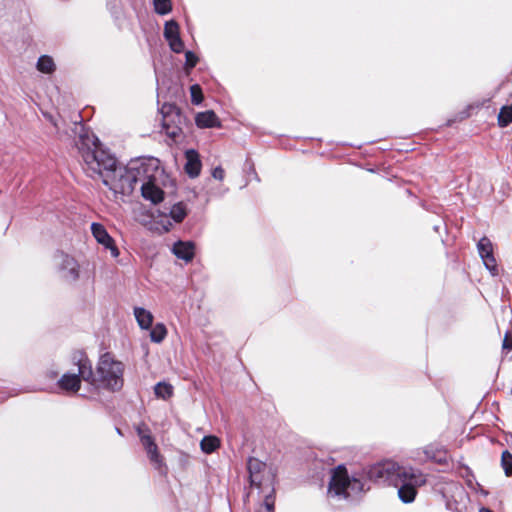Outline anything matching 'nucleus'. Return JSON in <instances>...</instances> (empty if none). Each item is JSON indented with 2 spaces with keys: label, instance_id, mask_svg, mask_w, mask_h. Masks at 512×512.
I'll return each instance as SVG.
<instances>
[{
  "label": "nucleus",
  "instance_id": "nucleus-13",
  "mask_svg": "<svg viewBox=\"0 0 512 512\" xmlns=\"http://www.w3.org/2000/svg\"><path fill=\"white\" fill-rule=\"evenodd\" d=\"M266 464L257 458L250 457L247 462V470L251 486L260 488L263 481V472Z\"/></svg>",
  "mask_w": 512,
  "mask_h": 512
},
{
  "label": "nucleus",
  "instance_id": "nucleus-18",
  "mask_svg": "<svg viewBox=\"0 0 512 512\" xmlns=\"http://www.w3.org/2000/svg\"><path fill=\"white\" fill-rule=\"evenodd\" d=\"M195 123L199 128L221 127V122L218 116L212 110L197 113L195 117Z\"/></svg>",
  "mask_w": 512,
  "mask_h": 512
},
{
  "label": "nucleus",
  "instance_id": "nucleus-5",
  "mask_svg": "<svg viewBox=\"0 0 512 512\" xmlns=\"http://www.w3.org/2000/svg\"><path fill=\"white\" fill-rule=\"evenodd\" d=\"M130 171L136 176V184L148 181H157L162 174L159 160L156 158L138 159L130 163Z\"/></svg>",
  "mask_w": 512,
  "mask_h": 512
},
{
  "label": "nucleus",
  "instance_id": "nucleus-14",
  "mask_svg": "<svg viewBox=\"0 0 512 512\" xmlns=\"http://www.w3.org/2000/svg\"><path fill=\"white\" fill-rule=\"evenodd\" d=\"M140 189L142 197L153 204L160 203L164 198V192L157 184V181L143 182Z\"/></svg>",
  "mask_w": 512,
  "mask_h": 512
},
{
  "label": "nucleus",
  "instance_id": "nucleus-22",
  "mask_svg": "<svg viewBox=\"0 0 512 512\" xmlns=\"http://www.w3.org/2000/svg\"><path fill=\"white\" fill-rule=\"evenodd\" d=\"M150 329V339L152 342L161 343L165 339L167 335V329L163 323H157Z\"/></svg>",
  "mask_w": 512,
  "mask_h": 512
},
{
  "label": "nucleus",
  "instance_id": "nucleus-11",
  "mask_svg": "<svg viewBox=\"0 0 512 512\" xmlns=\"http://www.w3.org/2000/svg\"><path fill=\"white\" fill-rule=\"evenodd\" d=\"M91 232L99 244L110 250L112 257L116 258L119 256V250L114 244L113 238L108 234L106 228L102 224L92 223Z\"/></svg>",
  "mask_w": 512,
  "mask_h": 512
},
{
  "label": "nucleus",
  "instance_id": "nucleus-31",
  "mask_svg": "<svg viewBox=\"0 0 512 512\" xmlns=\"http://www.w3.org/2000/svg\"><path fill=\"white\" fill-rule=\"evenodd\" d=\"M503 349L511 350L512 349V338L508 336V334L505 335L503 339Z\"/></svg>",
  "mask_w": 512,
  "mask_h": 512
},
{
  "label": "nucleus",
  "instance_id": "nucleus-16",
  "mask_svg": "<svg viewBox=\"0 0 512 512\" xmlns=\"http://www.w3.org/2000/svg\"><path fill=\"white\" fill-rule=\"evenodd\" d=\"M185 172L190 178H196L201 172V160L198 152L194 149H189L185 152Z\"/></svg>",
  "mask_w": 512,
  "mask_h": 512
},
{
  "label": "nucleus",
  "instance_id": "nucleus-3",
  "mask_svg": "<svg viewBox=\"0 0 512 512\" xmlns=\"http://www.w3.org/2000/svg\"><path fill=\"white\" fill-rule=\"evenodd\" d=\"M125 365L111 353L100 356L96 372L93 371L90 360L83 354L79 357V372L85 382L109 391H119L124 384Z\"/></svg>",
  "mask_w": 512,
  "mask_h": 512
},
{
  "label": "nucleus",
  "instance_id": "nucleus-19",
  "mask_svg": "<svg viewBox=\"0 0 512 512\" xmlns=\"http://www.w3.org/2000/svg\"><path fill=\"white\" fill-rule=\"evenodd\" d=\"M134 316L141 329L148 330L152 327L154 317L150 311L142 307H135Z\"/></svg>",
  "mask_w": 512,
  "mask_h": 512
},
{
  "label": "nucleus",
  "instance_id": "nucleus-15",
  "mask_svg": "<svg viewBox=\"0 0 512 512\" xmlns=\"http://www.w3.org/2000/svg\"><path fill=\"white\" fill-rule=\"evenodd\" d=\"M172 253L185 262H190L195 256V243L192 241H177L172 247Z\"/></svg>",
  "mask_w": 512,
  "mask_h": 512
},
{
  "label": "nucleus",
  "instance_id": "nucleus-34",
  "mask_svg": "<svg viewBox=\"0 0 512 512\" xmlns=\"http://www.w3.org/2000/svg\"><path fill=\"white\" fill-rule=\"evenodd\" d=\"M52 123L55 126V128L57 129V131H59V129H60L59 124L57 122H54V121H52Z\"/></svg>",
  "mask_w": 512,
  "mask_h": 512
},
{
  "label": "nucleus",
  "instance_id": "nucleus-17",
  "mask_svg": "<svg viewBox=\"0 0 512 512\" xmlns=\"http://www.w3.org/2000/svg\"><path fill=\"white\" fill-rule=\"evenodd\" d=\"M77 365L79 366V359L77 360ZM81 377L80 372L77 373H65L58 380V385L62 390L69 392H77L81 387Z\"/></svg>",
  "mask_w": 512,
  "mask_h": 512
},
{
  "label": "nucleus",
  "instance_id": "nucleus-2",
  "mask_svg": "<svg viewBox=\"0 0 512 512\" xmlns=\"http://www.w3.org/2000/svg\"><path fill=\"white\" fill-rule=\"evenodd\" d=\"M366 476L371 481L396 487L399 499L403 503L413 502L417 488L427 481L426 475L419 469L400 466L393 461H384L368 467Z\"/></svg>",
  "mask_w": 512,
  "mask_h": 512
},
{
  "label": "nucleus",
  "instance_id": "nucleus-21",
  "mask_svg": "<svg viewBox=\"0 0 512 512\" xmlns=\"http://www.w3.org/2000/svg\"><path fill=\"white\" fill-rule=\"evenodd\" d=\"M219 446L220 441L216 436H205L200 442L201 450L206 454L214 452Z\"/></svg>",
  "mask_w": 512,
  "mask_h": 512
},
{
  "label": "nucleus",
  "instance_id": "nucleus-1",
  "mask_svg": "<svg viewBox=\"0 0 512 512\" xmlns=\"http://www.w3.org/2000/svg\"><path fill=\"white\" fill-rule=\"evenodd\" d=\"M77 135L75 145L84 162V169L91 178L100 177L114 195L130 194L136 185V176L126 167L118 166L114 156L99 147V140L81 123H74Z\"/></svg>",
  "mask_w": 512,
  "mask_h": 512
},
{
  "label": "nucleus",
  "instance_id": "nucleus-25",
  "mask_svg": "<svg viewBox=\"0 0 512 512\" xmlns=\"http://www.w3.org/2000/svg\"><path fill=\"white\" fill-rule=\"evenodd\" d=\"M153 3L155 12L159 15H166L172 9L170 0H153Z\"/></svg>",
  "mask_w": 512,
  "mask_h": 512
},
{
  "label": "nucleus",
  "instance_id": "nucleus-12",
  "mask_svg": "<svg viewBox=\"0 0 512 512\" xmlns=\"http://www.w3.org/2000/svg\"><path fill=\"white\" fill-rule=\"evenodd\" d=\"M164 37L173 52L181 53L184 50V42L180 38L179 25L176 21L170 20L165 23Z\"/></svg>",
  "mask_w": 512,
  "mask_h": 512
},
{
  "label": "nucleus",
  "instance_id": "nucleus-10",
  "mask_svg": "<svg viewBox=\"0 0 512 512\" xmlns=\"http://www.w3.org/2000/svg\"><path fill=\"white\" fill-rule=\"evenodd\" d=\"M478 252L487 270L492 275L498 274L496 260L493 255V245L489 238L482 237L477 244Z\"/></svg>",
  "mask_w": 512,
  "mask_h": 512
},
{
  "label": "nucleus",
  "instance_id": "nucleus-28",
  "mask_svg": "<svg viewBox=\"0 0 512 512\" xmlns=\"http://www.w3.org/2000/svg\"><path fill=\"white\" fill-rule=\"evenodd\" d=\"M198 57L197 55L192 51H186L185 52V69L189 71L190 69L194 68L198 63Z\"/></svg>",
  "mask_w": 512,
  "mask_h": 512
},
{
  "label": "nucleus",
  "instance_id": "nucleus-32",
  "mask_svg": "<svg viewBox=\"0 0 512 512\" xmlns=\"http://www.w3.org/2000/svg\"><path fill=\"white\" fill-rule=\"evenodd\" d=\"M424 453L426 454V457H427L428 459H435L434 454H433L430 450L426 449V450L424 451Z\"/></svg>",
  "mask_w": 512,
  "mask_h": 512
},
{
  "label": "nucleus",
  "instance_id": "nucleus-8",
  "mask_svg": "<svg viewBox=\"0 0 512 512\" xmlns=\"http://www.w3.org/2000/svg\"><path fill=\"white\" fill-rule=\"evenodd\" d=\"M137 434L140 438V441L145 448L147 455L152 463H154L157 467H160L162 464L161 456L158 452V447L154 442L153 437L150 434V431L147 426L142 425L137 427Z\"/></svg>",
  "mask_w": 512,
  "mask_h": 512
},
{
  "label": "nucleus",
  "instance_id": "nucleus-6",
  "mask_svg": "<svg viewBox=\"0 0 512 512\" xmlns=\"http://www.w3.org/2000/svg\"><path fill=\"white\" fill-rule=\"evenodd\" d=\"M54 266L60 278L67 283H75L80 276V266L76 259L63 251H57L53 257Z\"/></svg>",
  "mask_w": 512,
  "mask_h": 512
},
{
  "label": "nucleus",
  "instance_id": "nucleus-23",
  "mask_svg": "<svg viewBox=\"0 0 512 512\" xmlns=\"http://www.w3.org/2000/svg\"><path fill=\"white\" fill-rule=\"evenodd\" d=\"M154 393L156 397L167 400L173 394V386L166 382H159L154 387Z\"/></svg>",
  "mask_w": 512,
  "mask_h": 512
},
{
  "label": "nucleus",
  "instance_id": "nucleus-24",
  "mask_svg": "<svg viewBox=\"0 0 512 512\" xmlns=\"http://www.w3.org/2000/svg\"><path fill=\"white\" fill-rule=\"evenodd\" d=\"M510 123H512V104L508 106H503L500 109L498 115V124L501 127H506Z\"/></svg>",
  "mask_w": 512,
  "mask_h": 512
},
{
  "label": "nucleus",
  "instance_id": "nucleus-30",
  "mask_svg": "<svg viewBox=\"0 0 512 512\" xmlns=\"http://www.w3.org/2000/svg\"><path fill=\"white\" fill-rule=\"evenodd\" d=\"M225 172L222 167L217 166L212 171V176L214 179L222 181L224 179Z\"/></svg>",
  "mask_w": 512,
  "mask_h": 512
},
{
  "label": "nucleus",
  "instance_id": "nucleus-29",
  "mask_svg": "<svg viewBox=\"0 0 512 512\" xmlns=\"http://www.w3.org/2000/svg\"><path fill=\"white\" fill-rule=\"evenodd\" d=\"M275 498L273 493L267 495L264 499L263 506L266 509V512H274Z\"/></svg>",
  "mask_w": 512,
  "mask_h": 512
},
{
  "label": "nucleus",
  "instance_id": "nucleus-7",
  "mask_svg": "<svg viewBox=\"0 0 512 512\" xmlns=\"http://www.w3.org/2000/svg\"><path fill=\"white\" fill-rule=\"evenodd\" d=\"M161 114L162 128L165 133L172 138L179 136L181 132V128L178 126L181 119L179 109L173 104H164L161 108Z\"/></svg>",
  "mask_w": 512,
  "mask_h": 512
},
{
  "label": "nucleus",
  "instance_id": "nucleus-4",
  "mask_svg": "<svg viewBox=\"0 0 512 512\" xmlns=\"http://www.w3.org/2000/svg\"><path fill=\"white\" fill-rule=\"evenodd\" d=\"M365 490V483L355 477L350 478L343 465L332 470L328 495L338 499L354 497Z\"/></svg>",
  "mask_w": 512,
  "mask_h": 512
},
{
  "label": "nucleus",
  "instance_id": "nucleus-33",
  "mask_svg": "<svg viewBox=\"0 0 512 512\" xmlns=\"http://www.w3.org/2000/svg\"><path fill=\"white\" fill-rule=\"evenodd\" d=\"M479 512H493L489 508L482 507Z\"/></svg>",
  "mask_w": 512,
  "mask_h": 512
},
{
  "label": "nucleus",
  "instance_id": "nucleus-20",
  "mask_svg": "<svg viewBox=\"0 0 512 512\" xmlns=\"http://www.w3.org/2000/svg\"><path fill=\"white\" fill-rule=\"evenodd\" d=\"M36 67L41 73L51 74L55 70V63L52 57L42 55L39 57Z\"/></svg>",
  "mask_w": 512,
  "mask_h": 512
},
{
  "label": "nucleus",
  "instance_id": "nucleus-26",
  "mask_svg": "<svg viewBox=\"0 0 512 512\" xmlns=\"http://www.w3.org/2000/svg\"><path fill=\"white\" fill-rule=\"evenodd\" d=\"M501 465L506 476H512V454L507 450L502 453Z\"/></svg>",
  "mask_w": 512,
  "mask_h": 512
},
{
  "label": "nucleus",
  "instance_id": "nucleus-9",
  "mask_svg": "<svg viewBox=\"0 0 512 512\" xmlns=\"http://www.w3.org/2000/svg\"><path fill=\"white\" fill-rule=\"evenodd\" d=\"M157 213L158 217L161 218L159 223L161 224L163 231L168 232L173 225L171 220L175 223H181L185 219L187 215V208L183 202H178L170 208L168 214L162 213L160 210H157Z\"/></svg>",
  "mask_w": 512,
  "mask_h": 512
},
{
  "label": "nucleus",
  "instance_id": "nucleus-27",
  "mask_svg": "<svg viewBox=\"0 0 512 512\" xmlns=\"http://www.w3.org/2000/svg\"><path fill=\"white\" fill-rule=\"evenodd\" d=\"M191 102L195 105H199L203 101L202 89L198 84H194L190 87Z\"/></svg>",
  "mask_w": 512,
  "mask_h": 512
}]
</instances>
